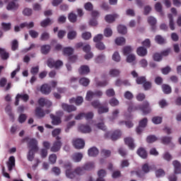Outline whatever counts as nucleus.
Instances as JSON below:
<instances>
[{"mask_svg": "<svg viewBox=\"0 0 181 181\" xmlns=\"http://www.w3.org/2000/svg\"><path fill=\"white\" fill-rule=\"evenodd\" d=\"M64 168L66 169V177L69 179H74V177L77 175H83L84 170H93L95 168V163L93 161L87 162L82 167L76 168L74 171L71 169V163H70L64 164Z\"/></svg>", "mask_w": 181, "mask_h": 181, "instance_id": "f257e3e1", "label": "nucleus"}, {"mask_svg": "<svg viewBox=\"0 0 181 181\" xmlns=\"http://www.w3.org/2000/svg\"><path fill=\"white\" fill-rule=\"evenodd\" d=\"M142 111L144 115H148L151 113V106H149V103L148 101L144 102L142 105H130L128 108L129 112H132V111Z\"/></svg>", "mask_w": 181, "mask_h": 181, "instance_id": "f03ea898", "label": "nucleus"}, {"mask_svg": "<svg viewBox=\"0 0 181 181\" xmlns=\"http://www.w3.org/2000/svg\"><path fill=\"white\" fill-rule=\"evenodd\" d=\"M62 139V137L57 136L56 140L52 146L50 148L51 152H59L60 149L62 148V146L63 145V143L60 141Z\"/></svg>", "mask_w": 181, "mask_h": 181, "instance_id": "7ed1b4c3", "label": "nucleus"}, {"mask_svg": "<svg viewBox=\"0 0 181 181\" xmlns=\"http://www.w3.org/2000/svg\"><path fill=\"white\" fill-rule=\"evenodd\" d=\"M28 146L30 148V151H34V152H37V151H39V147H37V140L35 139H30L28 141Z\"/></svg>", "mask_w": 181, "mask_h": 181, "instance_id": "20e7f679", "label": "nucleus"}, {"mask_svg": "<svg viewBox=\"0 0 181 181\" xmlns=\"http://www.w3.org/2000/svg\"><path fill=\"white\" fill-rule=\"evenodd\" d=\"M21 98L24 103H28L29 101V95L28 94H17L16 97L15 105H19V99Z\"/></svg>", "mask_w": 181, "mask_h": 181, "instance_id": "39448f33", "label": "nucleus"}, {"mask_svg": "<svg viewBox=\"0 0 181 181\" xmlns=\"http://www.w3.org/2000/svg\"><path fill=\"white\" fill-rule=\"evenodd\" d=\"M73 145L76 149H83L86 145V143L84 142V140L77 139L73 141Z\"/></svg>", "mask_w": 181, "mask_h": 181, "instance_id": "423d86ee", "label": "nucleus"}, {"mask_svg": "<svg viewBox=\"0 0 181 181\" xmlns=\"http://www.w3.org/2000/svg\"><path fill=\"white\" fill-rule=\"evenodd\" d=\"M125 145H127L131 149V151H134L135 149V144H134V139L132 137H126L124 139Z\"/></svg>", "mask_w": 181, "mask_h": 181, "instance_id": "0eeeda50", "label": "nucleus"}, {"mask_svg": "<svg viewBox=\"0 0 181 181\" xmlns=\"http://www.w3.org/2000/svg\"><path fill=\"white\" fill-rule=\"evenodd\" d=\"M62 110L64 111H66V112H73V111H76L77 107L73 105H68L66 103H62Z\"/></svg>", "mask_w": 181, "mask_h": 181, "instance_id": "6e6552de", "label": "nucleus"}, {"mask_svg": "<svg viewBox=\"0 0 181 181\" xmlns=\"http://www.w3.org/2000/svg\"><path fill=\"white\" fill-rule=\"evenodd\" d=\"M78 130L82 134H90L91 132V127L88 124H81L78 127Z\"/></svg>", "mask_w": 181, "mask_h": 181, "instance_id": "1a4fd4ad", "label": "nucleus"}, {"mask_svg": "<svg viewBox=\"0 0 181 181\" xmlns=\"http://www.w3.org/2000/svg\"><path fill=\"white\" fill-rule=\"evenodd\" d=\"M40 91L45 95H49V93H52V87L48 84H43L40 88Z\"/></svg>", "mask_w": 181, "mask_h": 181, "instance_id": "9d476101", "label": "nucleus"}, {"mask_svg": "<svg viewBox=\"0 0 181 181\" xmlns=\"http://www.w3.org/2000/svg\"><path fill=\"white\" fill-rule=\"evenodd\" d=\"M84 101V99L81 96H78L76 98H72L69 100L70 104L75 103L76 105H81Z\"/></svg>", "mask_w": 181, "mask_h": 181, "instance_id": "9b49d317", "label": "nucleus"}, {"mask_svg": "<svg viewBox=\"0 0 181 181\" xmlns=\"http://www.w3.org/2000/svg\"><path fill=\"white\" fill-rule=\"evenodd\" d=\"M78 73L81 76H86L90 73V67L87 65H82L78 69Z\"/></svg>", "mask_w": 181, "mask_h": 181, "instance_id": "f8f14e48", "label": "nucleus"}, {"mask_svg": "<svg viewBox=\"0 0 181 181\" xmlns=\"http://www.w3.org/2000/svg\"><path fill=\"white\" fill-rule=\"evenodd\" d=\"M147 21L148 23H149V25L151 26V30H153V32H155L156 30V18L153 16H150L148 18Z\"/></svg>", "mask_w": 181, "mask_h": 181, "instance_id": "ddd939ff", "label": "nucleus"}, {"mask_svg": "<svg viewBox=\"0 0 181 181\" xmlns=\"http://www.w3.org/2000/svg\"><path fill=\"white\" fill-rule=\"evenodd\" d=\"M7 11H18L19 9V4L14 1H10L6 6Z\"/></svg>", "mask_w": 181, "mask_h": 181, "instance_id": "4468645a", "label": "nucleus"}, {"mask_svg": "<svg viewBox=\"0 0 181 181\" xmlns=\"http://www.w3.org/2000/svg\"><path fill=\"white\" fill-rule=\"evenodd\" d=\"M174 166V173L175 175H179L181 173V164L178 160H174L173 162Z\"/></svg>", "mask_w": 181, "mask_h": 181, "instance_id": "2eb2a0df", "label": "nucleus"}, {"mask_svg": "<svg viewBox=\"0 0 181 181\" xmlns=\"http://www.w3.org/2000/svg\"><path fill=\"white\" fill-rule=\"evenodd\" d=\"M6 165L8 166V171L11 172L13 168H15V157L13 156L9 157L8 161L6 163Z\"/></svg>", "mask_w": 181, "mask_h": 181, "instance_id": "dca6fc26", "label": "nucleus"}, {"mask_svg": "<svg viewBox=\"0 0 181 181\" xmlns=\"http://www.w3.org/2000/svg\"><path fill=\"white\" fill-rule=\"evenodd\" d=\"M136 153L142 159H146V158H148V152H146V150H145L144 147H140L137 150Z\"/></svg>", "mask_w": 181, "mask_h": 181, "instance_id": "f3484780", "label": "nucleus"}, {"mask_svg": "<svg viewBox=\"0 0 181 181\" xmlns=\"http://www.w3.org/2000/svg\"><path fill=\"white\" fill-rule=\"evenodd\" d=\"M35 117L37 118H43L46 115V113H45V110L42 109L40 107H37L35 110Z\"/></svg>", "mask_w": 181, "mask_h": 181, "instance_id": "a211bd4d", "label": "nucleus"}, {"mask_svg": "<svg viewBox=\"0 0 181 181\" xmlns=\"http://www.w3.org/2000/svg\"><path fill=\"white\" fill-rule=\"evenodd\" d=\"M136 53L138 56H140L141 57H144V56H146V54H148V50L144 47H139L136 49Z\"/></svg>", "mask_w": 181, "mask_h": 181, "instance_id": "6ab92c4d", "label": "nucleus"}, {"mask_svg": "<svg viewBox=\"0 0 181 181\" xmlns=\"http://www.w3.org/2000/svg\"><path fill=\"white\" fill-rule=\"evenodd\" d=\"M50 118L52 119V125H59V124H62V118H60V117L50 115Z\"/></svg>", "mask_w": 181, "mask_h": 181, "instance_id": "aec40b11", "label": "nucleus"}, {"mask_svg": "<svg viewBox=\"0 0 181 181\" xmlns=\"http://www.w3.org/2000/svg\"><path fill=\"white\" fill-rule=\"evenodd\" d=\"M100 152L98 151V148L96 147H92L88 149V153L89 156L95 157L97 155H98Z\"/></svg>", "mask_w": 181, "mask_h": 181, "instance_id": "412c9836", "label": "nucleus"}, {"mask_svg": "<svg viewBox=\"0 0 181 181\" xmlns=\"http://www.w3.org/2000/svg\"><path fill=\"white\" fill-rule=\"evenodd\" d=\"M107 175V172H105V170H100L98 173V176L99 177L96 181H105L104 180V177H105V175Z\"/></svg>", "mask_w": 181, "mask_h": 181, "instance_id": "4be33fe9", "label": "nucleus"}, {"mask_svg": "<svg viewBox=\"0 0 181 181\" xmlns=\"http://www.w3.org/2000/svg\"><path fill=\"white\" fill-rule=\"evenodd\" d=\"M50 49H52V47L49 45H44L41 46V53L42 54H47L50 52Z\"/></svg>", "mask_w": 181, "mask_h": 181, "instance_id": "5701e85b", "label": "nucleus"}, {"mask_svg": "<svg viewBox=\"0 0 181 181\" xmlns=\"http://www.w3.org/2000/svg\"><path fill=\"white\" fill-rule=\"evenodd\" d=\"M72 159L75 162H81V159H83V153H75L72 156Z\"/></svg>", "mask_w": 181, "mask_h": 181, "instance_id": "b1692460", "label": "nucleus"}, {"mask_svg": "<svg viewBox=\"0 0 181 181\" xmlns=\"http://www.w3.org/2000/svg\"><path fill=\"white\" fill-rule=\"evenodd\" d=\"M121 136V130L115 131L111 135L112 141H117Z\"/></svg>", "mask_w": 181, "mask_h": 181, "instance_id": "393cba45", "label": "nucleus"}, {"mask_svg": "<svg viewBox=\"0 0 181 181\" xmlns=\"http://www.w3.org/2000/svg\"><path fill=\"white\" fill-rule=\"evenodd\" d=\"M161 88L164 94H170L172 93V88L168 84H163Z\"/></svg>", "mask_w": 181, "mask_h": 181, "instance_id": "a878e982", "label": "nucleus"}, {"mask_svg": "<svg viewBox=\"0 0 181 181\" xmlns=\"http://www.w3.org/2000/svg\"><path fill=\"white\" fill-rule=\"evenodd\" d=\"M161 144H163V145H169L172 142V137L164 136L161 137L160 139Z\"/></svg>", "mask_w": 181, "mask_h": 181, "instance_id": "bb28decb", "label": "nucleus"}, {"mask_svg": "<svg viewBox=\"0 0 181 181\" xmlns=\"http://www.w3.org/2000/svg\"><path fill=\"white\" fill-rule=\"evenodd\" d=\"M0 55L2 60H8L9 59V53L5 52L4 48H0Z\"/></svg>", "mask_w": 181, "mask_h": 181, "instance_id": "cd10ccee", "label": "nucleus"}, {"mask_svg": "<svg viewBox=\"0 0 181 181\" xmlns=\"http://www.w3.org/2000/svg\"><path fill=\"white\" fill-rule=\"evenodd\" d=\"M155 40L158 45H165V43H166V40H165L162 35H156L155 37Z\"/></svg>", "mask_w": 181, "mask_h": 181, "instance_id": "c85d7f7f", "label": "nucleus"}, {"mask_svg": "<svg viewBox=\"0 0 181 181\" xmlns=\"http://www.w3.org/2000/svg\"><path fill=\"white\" fill-rule=\"evenodd\" d=\"M169 19V27L170 30H175V22L173 21V15L169 13L168 14Z\"/></svg>", "mask_w": 181, "mask_h": 181, "instance_id": "c756f323", "label": "nucleus"}, {"mask_svg": "<svg viewBox=\"0 0 181 181\" xmlns=\"http://www.w3.org/2000/svg\"><path fill=\"white\" fill-rule=\"evenodd\" d=\"M117 31L121 35H126L127 32H128V30L125 25H119L117 26Z\"/></svg>", "mask_w": 181, "mask_h": 181, "instance_id": "7c9ffc66", "label": "nucleus"}, {"mask_svg": "<svg viewBox=\"0 0 181 181\" xmlns=\"http://www.w3.org/2000/svg\"><path fill=\"white\" fill-rule=\"evenodd\" d=\"M105 21L107 23H112V22H115V15L108 14L105 16Z\"/></svg>", "mask_w": 181, "mask_h": 181, "instance_id": "2f4dec72", "label": "nucleus"}, {"mask_svg": "<svg viewBox=\"0 0 181 181\" xmlns=\"http://www.w3.org/2000/svg\"><path fill=\"white\" fill-rule=\"evenodd\" d=\"M63 53L65 56H71L74 53V49L71 47H65L63 50Z\"/></svg>", "mask_w": 181, "mask_h": 181, "instance_id": "473e14b6", "label": "nucleus"}, {"mask_svg": "<svg viewBox=\"0 0 181 181\" xmlns=\"http://www.w3.org/2000/svg\"><path fill=\"white\" fill-rule=\"evenodd\" d=\"M67 37L69 40H74V39L77 37V32L74 30L69 31L67 34Z\"/></svg>", "mask_w": 181, "mask_h": 181, "instance_id": "72a5a7b5", "label": "nucleus"}, {"mask_svg": "<svg viewBox=\"0 0 181 181\" xmlns=\"http://www.w3.org/2000/svg\"><path fill=\"white\" fill-rule=\"evenodd\" d=\"M125 38L124 37H119L115 39V43L117 46H122V45H125Z\"/></svg>", "mask_w": 181, "mask_h": 181, "instance_id": "f704fd0d", "label": "nucleus"}, {"mask_svg": "<svg viewBox=\"0 0 181 181\" xmlns=\"http://www.w3.org/2000/svg\"><path fill=\"white\" fill-rule=\"evenodd\" d=\"M35 151L34 150H29L28 156H27V159L30 162H33V160L35 159Z\"/></svg>", "mask_w": 181, "mask_h": 181, "instance_id": "c9c22d12", "label": "nucleus"}, {"mask_svg": "<svg viewBox=\"0 0 181 181\" xmlns=\"http://www.w3.org/2000/svg\"><path fill=\"white\" fill-rule=\"evenodd\" d=\"M79 83L81 86H83V87H87L88 86V84H90V79L87 78H81L79 80Z\"/></svg>", "mask_w": 181, "mask_h": 181, "instance_id": "e433bc0d", "label": "nucleus"}, {"mask_svg": "<svg viewBox=\"0 0 181 181\" xmlns=\"http://www.w3.org/2000/svg\"><path fill=\"white\" fill-rule=\"evenodd\" d=\"M122 52L124 56H128L132 52V47L131 46H125L123 47Z\"/></svg>", "mask_w": 181, "mask_h": 181, "instance_id": "4c0bfd02", "label": "nucleus"}, {"mask_svg": "<svg viewBox=\"0 0 181 181\" xmlns=\"http://www.w3.org/2000/svg\"><path fill=\"white\" fill-rule=\"evenodd\" d=\"M108 111H110V108H108V107H104V106H103V105H100V107L98 110V112L100 115L105 114V113L108 112Z\"/></svg>", "mask_w": 181, "mask_h": 181, "instance_id": "58836bf2", "label": "nucleus"}, {"mask_svg": "<svg viewBox=\"0 0 181 181\" xmlns=\"http://www.w3.org/2000/svg\"><path fill=\"white\" fill-rule=\"evenodd\" d=\"M158 141V137L155 135L148 136L146 138V141L148 144H153V142H156Z\"/></svg>", "mask_w": 181, "mask_h": 181, "instance_id": "ea45409f", "label": "nucleus"}, {"mask_svg": "<svg viewBox=\"0 0 181 181\" xmlns=\"http://www.w3.org/2000/svg\"><path fill=\"white\" fill-rule=\"evenodd\" d=\"M121 72L119 71V70L118 69H111L110 71H109V74L111 77H118V76H119V74Z\"/></svg>", "mask_w": 181, "mask_h": 181, "instance_id": "a19ab883", "label": "nucleus"}, {"mask_svg": "<svg viewBox=\"0 0 181 181\" xmlns=\"http://www.w3.org/2000/svg\"><path fill=\"white\" fill-rule=\"evenodd\" d=\"M68 19L69 22H71V23H76V22H77V15L71 13L68 16Z\"/></svg>", "mask_w": 181, "mask_h": 181, "instance_id": "79ce46f5", "label": "nucleus"}, {"mask_svg": "<svg viewBox=\"0 0 181 181\" xmlns=\"http://www.w3.org/2000/svg\"><path fill=\"white\" fill-rule=\"evenodd\" d=\"M124 124L126 125L127 128H132L134 127V123L131 121H120L119 122V125H124Z\"/></svg>", "mask_w": 181, "mask_h": 181, "instance_id": "37998d69", "label": "nucleus"}, {"mask_svg": "<svg viewBox=\"0 0 181 181\" xmlns=\"http://www.w3.org/2000/svg\"><path fill=\"white\" fill-rule=\"evenodd\" d=\"M50 38V35L47 32H44L41 34L40 36V40H42L43 42H46V40H49Z\"/></svg>", "mask_w": 181, "mask_h": 181, "instance_id": "c03bdc74", "label": "nucleus"}, {"mask_svg": "<svg viewBox=\"0 0 181 181\" xmlns=\"http://www.w3.org/2000/svg\"><path fill=\"white\" fill-rule=\"evenodd\" d=\"M95 63H103V62H105V54H100L98 55L95 60Z\"/></svg>", "mask_w": 181, "mask_h": 181, "instance_id": "a18cd8bd", "label": "nucleus"}, {"mask_svg": "<svg viewBox=\"0 0 181 181\" xmlns=\"http://www.w3.org/2000/svg\"><path fill=\"white\" fill-rule=\"evenodd\" d=\"M50 23H52V20H50V18H46L40 23V26H42V28H46L49 26Z\"/></svg>", "mask_w": 181, "mask_h": 181, "instance_id": "49530a36", "label": "nucleus"}, {"mask_svg": "<svg viewBox=\"0 0 181 181\" xmlns=\"http://www.w3.org/2000/svg\"><path fill=\"white\" fill-rule=\"evenodd\" d=\"M126 60L127 63H133V62H135V60H136V57L134 54H129L127 56Z\"/></svg>", "mask_w": 181, "mask_h": 181, "instance_id": "de8ad7c7", "label": "nucleus"}, {"mask_svg": "<svg viewBox=\"0 0 181 181\" xmlns=\"http://www.w3.org/2000/svg\"><path fill=\"white\" fill-rule=\"evenodd\" d=\"M94 92L91 91V90H88L86 93V101H91V100H93V98H94Z\"/></svg>", "mask_w": 181, "mask_h": 181, "instance_id": "09e8293b", "label": "nucleus"}, {"mask_svg": "<svg viewBox=\"0 0 181 181\" xmlns=\"http://www.w3.org/2000/svg\"><path fill=\"white\" fill-rule=\"evenodd\" d=\"M104 35L105 37H111L112 36V30L110 28H106L104 30Z\"/></svg>", "mask_w": 181, "mask_h": 181, "instance_id": "8fccbe9b", "label": "nucleus"}, {"mask_svg": "<svg viewBox=\"0 0 181 181\" xmlns=\"http://www.w3.org/2000/svg\"><path fill=\"white\" fill-rule=\"evenodd\" d=\"M109 104L111 105V107H117V105H119V101H118L117 98H112L110 100Z\"/></svg>", "mask_w": 181, "mask_h": 181, "instance_id": "3c124183", "label": "nucleus"}, {"mask_svg": "<svg viewBox=\"0 0 181 181\" xmlns=\"http://www.w3.org/2000/svg\"><path fill=\"white\" fill-rule=\"evenodd\" d=\"M155 9L157 12H159L161 16H163V12H162V4L160 2H157L155 5Z\"/></svg>", "mask_w": 181, "mask_h": 181, "instance_id": "603ef678", "label": "nucleus"}, {"mask_svg": "<svg viewBox=\"0 0 181 181\" xmlns=\"http://www.w3.org/2000/svg\"><path fill=\"white\" fill-rule=\"evenodd\" d=\"M84 8L86 11H88V12H91V11L94 9V6H93V4H91V2H87L85 4Z\"/></svg>", "mask_w": 181, "mask_h": 181, "instance_id": "864d4df0", "label": "nucleus"}, {"mask_svg": "<svg viewBox=\"0 0 181 181\" xmlns=\"http://www.w3.org/2000/svg\"><path fill=\"white\" fill-rule=\"evenodd\" d=\"M103 39H104V36L102 34H98L93 37V42H95V43H99L101 42Z\"/></svg>", "mask_w": 181, "mask_h": 181, "instance_id": "5fc2aeb1", "label": "nucleus"}, {"mask_svg": "<svg viewBox=\"0 0 181 181\" xmlns=\"http://www.w3.org/2000/svg\"><path fill=\"white\" fill-rule=\"evenodd\" d=\"M19 47V43L18 42L17 40H13L11 43V49L13 52H15V50H17V49Z\"/></svg>", "mask_w": 181, "mask_h": 181, "instance_id": "6e6d98bb", "label": "nucleus"}, {"mask_svg": "<svg viewBox=\"0 0 181 181\" xmlns=\"http://www.w3.org/2000/svg\"><path fill=\"white\" fill-rule=\"evenodd\" d=\"M112 60H114V62H117V63L121 62V56H119V53L118 52H115L113 54Z\"/></svg>", "mask_w": 181, "mask_h": 181, "instance_id": "4d7b16f0", "label": "nucleus"}, {"mask_svg": "<svg viewBox=\"0 0 181 181\" xmlns=\"http://www.w3.org/2000/svg\"><path fill=\"white\" fill-rule=\"evenodd\" d=\"M54 62H55L54 59H53L52 58H49L47 61V66H48L49 69H54Z\"/></svg>", "mask_w": 181, "mask_h": 181, "instance_id": "13d9d810", "label": "nucleus"}, {"mask_svg": "<svg viewBox=\"0 0 181 181\" xmlns=\"http://www.w3.org/2000/svg\"><path fill=\"white\" fill-rule=\"evenodd\" d=\"M148 124V118L144 117L139 122V126H140L141 128H145L146 125Z\"/></svg>", "mask_w": 181, "mask_h": 181, "instance_id": "bf43d9fd", "label": "nucleus"}, {"mask_svg": "<svg viewBox=\"0 0 181 181\" xmlns=\"http://www.w3.org/2000/svg\"><path fill=\"white\" fill-rule=\"evenodd\" d=\"M146 81V78L145 76H139V77H137V78L136 79V82L138 84H144Z\"/></svg>", "mask_w": 181, "mask_h": 181, "instance_id": "052dcab7", "label": "nucleus"}, {"mask_svg": "<svg viewBox=\"0 0 181 181\" xmlns=\"http://www.w3.org/2000/svg\"><path fill=\"white\" fill-rule=\"evenodd\" d=\"M95 47L98 50H105V45H104V42H97L95 44Z\"/></svg>", "mask_w": 181, "mask_h": 181, "instance_id": "680f3d73", "label": "nucleus"}, {"mask_svg": "<svg viewBox=\"0 0 181 181\" xmlns=\"http://www.w3.org/2000/svg\"><path fill=\"white\" fill-rule=\"evenodd\" d=\"M102 104L100 103V100H93L91 102V105L95 108V110H99L100 107Z\"/></svg>", "mask_w": 181, "mask_h": 181, "instance_id": "e2e57ef3", "label": "nucleus"}, {"mask_svg": "<svg viewBox=\"0 0 181 181\" xmlns=\"http://www.w3.org/2000/svg\"><path fill=\"white\" fill-rule=\"evenodd\" d=\"M124 96L126 100H132V98H134V94H132L129 90L126 91Z\"/></svg>", "mask_w": 181, "mask_h": 181, "instance_id": "0e129e2a", "label": "nucleus"}, {"mask_svg": "<svg viewBox=\"0 0 181 181\" xmlns=\"http://www.w3.org/2000/svg\"><path fill=\"white\" fill-rule=\"evenodd\" d=\"M32 12H33L32 8H25L23 11V14L25 16H30V15H32Z\"/></svg>", "mask_w": 181, "mask_h": 181, "instance_id": "69168bd1", "label": "nucleus"}, {"mask_svg": "<svg viewBox=\"0 0 181 181\" xmlns=\"http://www.w3.org/2000/svg\"><path fill=\"white\" fill-rule=\"evenodd\" d=\"M152 122L156 124H161L162 123V117H158V116L154 117L152 119Z\"/></svg>", "mask_w": 181, "mask_h": 181, "instance_id": "338daca9", "label": "nucleus"}, {"mask_svg": "<svg viewBox=\"0 0 181 181\" xmlns=\"http://www.w3.org/2000/svg\"><path fill=\"white\" fill-rule=\"evenodd\" d=\"M156 175L157 177H162L165 176V170L163 169H158L156 171Z\"/></svg>", "mask_w": 181, "mask_h": 181, "instance_id": "774afa93", "label": "nucleus"}]
</instances>
